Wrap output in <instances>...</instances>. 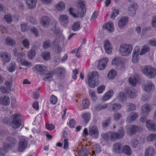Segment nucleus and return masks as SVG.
<instances>
[{
  "mask_svg": "<svg viewBox=\"0 0 156 156\" xmlns=\"http://www.w3.org/2000/svg\"><path fill=\"white\" fill-rule=\"evenodd\" d=\"M51 30L56 35V39L53 42L55 45V52L56 53H60L62 50L61 46L63 47L64 44V37L62 35V31L59 29L57 23H55Z\"/></svg>",
  "mask_w": 156,
  "mask_h": 156,
  "instance_id": "1",
  "label": "nucleus"
},
{
  "mask_svg": "<svg viewBox=\"0 0 156 156\" xmlns=\"http://www.w3.org/2000/svg\"><path fill=\"white\" fill-rule=\"evenodd\" d=\"M69 10L70 14L73 17H82L85 14V2L83 1L79 0L76 2V8H71Z\"/></svg>",
  "mask_w": 156,
  "mask_h": 156,
  "instance_id": "2",
  "label": "nucleus"
},
{
  "mask_svg": "<svg viewBox=\"0 0 156 156\" xmlns=\"http://www.w3.org/2000/svg\"><path fill=\"white\" fill-rule=\"evenodd\" d=\"M125 132L123 128L121 127L119 129L118 133L115 132L103 133L102 134V136L103 138L106 140H107L110 138L112 140L115 141L117 139L122 138Z\"/></svg>",
  "mask_w": 156,
  "mask_h": 156,
  "instance_id": "3",
  "label": "nucleus"
},
{
  "mask_svg": "<svg viewBox=\"0 0 156 156\" xmlns=\"http://www.w3.org/2000/svg\"><path fill=\"white\" fill-rule=\"evenodd\" d=\"M4 122L5 124L10 125L14 129L18 128L21 125L20 115L16 113L11 115L9 119H4Z\"/></svg>",
  "mask_w": 156,
  "mask_h": 156,
  "instance_id": "4",
  "label": "nucleus"
},
{
  "mask_svg": "<svg viewBox=\"0 0 156 156\" xmlns=\"http://www.w3.org/2000/svg\"><path fill=\"white\" fill-rule=\"evenodd\" d=\"M99 74L96 72H92L88 75V83L89 86L91 88H94L99 84Z\"/></svg>",
  "mask_w": 156,
  "mask_h": 156,
  "instance_id": "5",
  "label": "nucleus"
},
{
  "mask_svg": "<svg viewBox=\"0 0 156 156\" xmlns=\"http://www.w3.org/2000/svg\"><path fill=\"white\" fill-rule=\"evenodd\" d=\"M133 50V46L131 44L124 43L120 46L119 49V53L123 56L130 55Z\"/></svg>",
  "mask_w": 156,
  "mask_h": 156,
  "instance_id": "6",
  "label": "nucleus"
},
{
  "mask_svg": "<svg viewBox=\"0 0 156 156\" xmlns=\"http://www.w3.org/2000/svg\"><path fill=\"white\" fill-rule=\"evenodd\" d=\"M18 50L16 48L14 50V55L18 58V61L20 62L21 64L23 66L28 67H30L32 65L31 62L22 58L25 57V54L21 52H18Z\"/></svg>",
  "mask_w": 156,
  "mask_h": 156,
  "instance_id": "7",
  "label": "nucleus"
},
{
  "mask_svg": "<svg viewBox=\"0 0 156 156\" xmlns=\"http://www.w3.org/2000/svg\"><path fill=\"white\" fill-rule=\"evenodd\" d=\"M7 140L10 143V144H9L4 143L3 145L4 149H0V154L2 156H4L7 153V151L12 147L16 143V141L13 138L8 137L7 138Z\"/></svg>",
  "mask_w": 156,
  "mask_h": 156,
  "instance_id": "8",
  "label": "nucleus"
},
{
  "mask_svg": "<svg viewBox=\"0 0 156 156\" xmlns=\"http://www.w3.org/2000/svg\"><path fill=\"white\" fill-rule=\"evenodd\" d=\"M142 73L150 78L156 76V69L149 66L144 67L142 70Z\"/></svg>",
  "mask_w": 156,
  "mask_h": 156,
  "instance_id": "9",
  "label": "nucleus"
},
{
  "mask_svg": "<svg viewBox=\"0 0 156 156\" xmlns=\"http://www.w3.org/2000/svg\"><path fill=\"white\" fill-rule=\"evenodd\" d=\"M151 110L152 107L148 104H145L142 106L141 115L142 116L140 119V120L141 122L145 121L146 119V116Z\"/></svg>",
  "mask_w": 156,
  "mask_h": 156,
  "instance_id": "10",
  "label": "nucleus"
},
{
  "mask_svg": "<svg viewBox=\"0 0 156 156\" xmlns=\"http://www.w3.org/2000/svg\"><path fill=\"white\" fill-rule=\"evenodd\" d=\"M28 139L25 137L22 136L20 137L18 144V151L22 152L27 147Z\"/></svg>",
  "mask_w": 156,
  "mask_h": 156,
  "instance_id": "11",
  "label": "nucleus"
},
{
  "mask_svg": "<svg viewBox=\"0 0 156 156\" xmlns=\"http://www.w3.org/2000/svg\"><path fill=\"white\" fill-rule=\"evenodd\" d=\"M138 9L137 3L133 2L130 3L128 7L127 12L128 15L131 16H134L136 14L137 10Z\"/></svg>",
  "mask_w": 156,
  "mask_h": 156,
  "instance_id": "12",
  "label": "nucleus"
},
{
  "mask_svg": "<svg viewBox=\"0 0 156 156\" xmlns=\"http://www.w3.org/2000/svg\"><path fill=\"white\" fill-rule=\"evenodd\" d=\"M140 52V47L139 46H136L134 47V51L132 54L131 60L134 63H137L139 59V55Z\"/></svg>",
  "mask_w": 156,
  "mask_h": 156,
  "instance_id": "13",
  "label": "nucleus"
},
{
  "mask_svg": "<svg viewBox=\"0 0 156 156\" xmlns=\"http://www.w3.org/2000/svg\"><path fill=\"white\" fill-rule=\"evenodd\" d=\"M112 64L115 66H120L123 68L124 66V63L122 61L121 58L119 57H115L112 61Z\"/></svg>",
  "mask_w": 156,
  "mask_h": 156,
  "instance_id": "14",
  "label": "nucleus"
},
{
  "mask_svg": "<svg viewBox=\"0 0 156 156\" xmlns=\"http://www.w3.org/2000/svg\"><path fill=\"white\" fill-rule=\"evenodd\" d=\"M108 61V59L107 58H104L101 59L98 63V69L99 70H103L105 69Z\"/></svg>",
  "mask_w": 156,
  "mask_h": 156,
  "instance_id": "15",
  "label": "nucleus"
},
{
  "mask_svg": "<svg viewBox=\"0 0 156 156\" xmlns=\"http://www.w3.org/2000/svg\"><path fill=\"white\" fill-rule=\"evenodd\" d=\"M114 94V92L112 90H110L105 93L103 96L102 101L103 102H106L111 98Z\"/></svg>",
  "mask_w": 156,
  "mask_h": 156,
  "instance_id": "16",
  "label": "nucleus"
},
{
  "mask_svg": "<svg viewBox=\"0 0 156 156\" xmlns=\"http://www.w3.org/2000/svg\"><path fill=\"white\" fill-rule=\"evenodd\" d=\"M126 99L124 93L121 91L116 94V97L113 100V102L118 101L122 102Z\"/></svg>",
  "mask_w": 156,
  "mask_h": 156,
  "instance_id": "17",
  "label": "nucleus"
},
{
  "mask_svg": "<svg viewBox=\"0 0 156 156\" xmlns=\"http://www.w3.org/2000/svg\"><path fill=\"white\" fill-rule=\"evenodd\" d=\"M0 56L1 60L4 63L9 62L11 58V55L9 53L2 52L0 53Z\"/></svg>",
  "mask_w": 156,
  "mask_h": 156,
  "instance_id": "18",
  "label": "nucleus"
},
{
  "mask_svg": "<svg viewBox=\"0 0 156 156\" xmlns=\"http://www.w3.org/2000/svg\"><path fill=\"white\" fill-rule=\"evenodd\" d=\"M105 50L106 53L110 54L112 52V47L109 41L107 40L105 41L103 43Z\"/></svg>",
  "mask_w": 156,
  "mask_h": 156,
  "instance_id": "19",
  "label": "nucleus"
},
{
  "mask_svg": "<svg viewBox=\"0 0 156 156\" xmlns=\"http://www.w3.org/2000/svg\"><path fill=\"white\" fill-rule=\"evenodd\" d=\"M126 129L128 134L129 135H131L135 134L136 132L139 131L140 127L137 126H132L129 127H127Z\"/></svg>",
  "mask_w": 156,
  "mask_h": 156,
  "instance_id": "20",
  "label": "nucleus"
},
{
  "mask_svg": "<svg viewBox=\"0 0 156 156\" xmlns=\"http://www.w3.org/2000/svg\"><path fill=\"white\" fill-rule=\"evenodd\" d=\"M89 135L94 138H97L99 135V131L95 126H91L89 129Z\"/></svg>",
  "mask_w": 156,
  "mask_h": 156,
  "instance_id": "21",
  "label": "nucleus"
},
{
  "mask_svg": "<svg viewBox=\"0 0 156 156\" xmlns=\"http://www.w3.org/2000/svg\"><path fill=\"white\" fill-rule=\"evenodd\" d=\"M129 20L128 17L127 16H123L119 21L118 25L119 27H124L127 24Z\"/></svg>",
  "mask_w": 156,
  "mask_h": 156,
  "instance_id": "22",
  "label": "nucleus"
},
{
  "mask_svg": "<svg viewBox=\"0 0 156 156\" xmlns=\"http://www.w3.org/2000/svg\"><path fill=\"white\" fill-rule=\"evenodd\" d=\"M50 19L47 16L42 17L41 20V24L44 27H47L50 25Z\"/></svg>",
  "mask_w": 156,
  "mask_h": 156,
  "instance_id": "23",
  "label": "nucleus"
},
{
  "mask_svg": "<svg viewBox=\"0 0 156 156\" xmlns=\"http://www.w3.org/2000/svg\"><path fill=\"white\" fill-rule=\"evenodd\" d=\"M33 70L35 71H37L42 73L43 72H45L47 70V67L41 64H38L36 65L33 68Z\"/></svg>",
  "mask_w": 156,
  "mask_h": 156,
  "instance_id": "24",
  "label": "nucleus"
},
{
  "mask_svg": "<svg viewBox=\"0 0 156 156\" xmlns=\"http://www.w3.org/2000/svg\"><path fill=\"white\" fill-rule=\"evenodd\" d=\"M103 27L107 30L109 33H112L114 31V27L113 23L109 22L105 24Z\"/></svg>",
  "mask_w": 156,
  "mask_h": 156,
  "instance_id": "25",
  "label": "nucleus"
},
{
  "mask_svg": "<svg viewBox=\"0 0 156 156\" xmlns=\"http://www.w3.org/2000/svg\"><path fill=\"white\" fill-rule=\"evenodd\" d=\"M113 101L111 103L109 109L113 111H117L119 110L122 107V105L118 103H113Z\"/></svg>",
  "mask_w": 156,
  "mask_h": 156,
  "instance_id": "26",
  "label": "nucleus"
},
{
  "mask_svg": "<svg viewBox=\"0 0 156 156\" xmlns=\"http://www.w3.org/2000/svg\"><path fill=\"white\" fill-rule=\"evenodd\" d=\"M146 126L147 129L151 131H156V125L150 120H147L146 123Z\"/></svg>",
  "mask_w": 156,
  "mask_h": 156,
  "instance_id": "27",
  "label": "nucleus"
},
{
  "mask_svg": "<svg viewBox=\"0 0 156 156\" xmlns=\"http://www.w3.org/2000/svg\"><path fill=\"white\" fill-rule=\"evenodd\" d=\"M10 103L9 97L6 96H2L0 98V104L7 105H9Z\"/></svg>",
  "mask_w": 156,
  "mask_h": 156,
  "instance_id": "28",
  "label": "nucleus"
},
{
  "mask_svg": "<svg viewBox=\"0 0 156 156\" xmlns=\"http://www.w3.org/2000/svg\"><path fill=\"white\" fill-rule=\"evenodd\" d=\"M154 87V85L151 81L146 82L144 85L143 87L144 90L147 92L150 91Z\"/></svg>",
  "mask_w": 156,
  "mask_h": 156,
  "instance_id": "29",
  "label": "nucleus"
},
{
  "mask_svg": "<svg viewBox=\"0 0 156 156\" xmlns=\"http://www.w3.org/2000/svg\"><path fill=\"white\" fill-rule=\"evenodd\" d=\"M58 21L62 24L64 25L68 23L69 18L67 15L65 14H62L60 16Z\"/></svg>",
  "mask_w": 156,
  "mask_h": 156,
  "instance_id": "30",
  "label": "nucleus"
},
{
  "mask_svg": "<svg viewBox=\"0 0 156 156\" xmlns=\"http://www.w3.org/2000/svg\"><path fill=\"white\" fill-rule=\"evenodd\" d=\"M122 145L119 143H115L113 145V150L115 152L119 153L121 152Z\"/></svg>",
  "mask_w": 156,
  "mask_h": 156,
  "instance_id": "31",
  "label": "nucleus"
},
{
  "mask_svg": "<svg viewBox=\"0 0 156 156\" xmlns=\"http://www.w3.org/2000/svg\"><path fill=\"white\" fill-rule=\"evenodd\" d=\"M55 8L58 11L64 10L66 8L65 3L62 1L60 2L56 5Z\"/></svg>",
  "mask_w": 156,
  "mask_h": 156,
  "instance_id": "32",
  "label": "nucleus"
},
{
  "mask_svg": "<svg viewBox=\"0 0 156 156\" xmlns=\"http://www.w3.org/2000/svg\"><path fill=\"white\" fill-rule=\"evenodd\" d=\"M117 72L114 69H112L109 71L107 75V77L108 79H113L117 75Z\"/></svg>",
  "mask_w": 156,
  "mask_h": 156,
  "instance_id": "33",
  "label": "nucleus"
},
{
  "mask_svg": "<svg viewBox=\"0 0 156 156\" xmlns=\"http://www.w3.org/2000/svg\"><path fill=\"white\" fill-rule=\"evenodd\" d=\"M128 96L130 98L135 97L137 95V91L133 89H129L126 92Z\"/></svg>",
  "mask_w": 156,
  "mask_h": 156,
  "instance_id": "34",
  "label": "nucleus"
},
{
  "mask_svg": "<svg viewBox=\"0 0 156 156\" xmlns=\"http://www.w3.org/2000/svg\"><path fill=\"white\" fill-rule=\"evenodd\" d=\"M121 152L126 155H130L131 154V149L129 146L125 145L122 147Z\"/></svg>",
  "mask_w": 156,
  "mask_h": 156,
  "instance_id": "35",
  "label": "nucleus"
},
{
  "mask_svg": "<svg viewBox=\"0 0 156 156\" xmlns=\"http://www.w3.org/2000/svg\"><path fill=\"white\" fill-rule=\"evenodd\" d=\"M28 7L30 9H32L35 7L37 2V0H26Z\"/></svg>",
  "mask_w": 156,
  "mask_h": 156,
  "instance_id": "36",
  "label": "nucleus"
},
{
  "mask_svg": "<svg viewBox=\"0 0 156 156\" xmlns=\"http://www.w3.org/2000/svg\"><path fill=\"white\" fill-rule=\"evenodd\" d=\"M138 117L137 114L135 113H132L129 114L127 117V122H130L134 121Z\"/></svg>",
  "mask_w": 156,
  "mask_h": 156,
  "instance_id": "37",
  "label": "nucleus"
},
{
  "mask_svg": "<svg viewBox=\"0 0 156 156\" xmlns=\"http://www.w3.org/2000/svg\"><path fill=\"white\" fill-rule=\"evenodd\" d=\"M92 155H95V152L98 153L100 152L101 151V149L100 145L98 144H96L94 145L92 147Z\"/></svg>",
  "mask_w": 156,
  "mask_h": 156,
  "instance_id": "38",
  "label": "nucleus"
},
{
  "mask_svg": "<svg viewBox=\"0 0 156 156\" xmlns=\"http://www.w3.org/2000/svg\"><path fill=\"white\" fill-rule=\"evenodd\" d=\"M154 153V149L152 147H150L146 150L145 152V156H153Z\"/></svg>",
  "mask_w": 156,
  "mask_h": 156,
  "instance_id": "39",
  "label": "nucleus"
},
{
  "mask_svg": "<svg viewBox=\"0 0 156 156\" xmlns=\"http://www.w3.org/2000/svg\"><path fill=\"white\" fill-rule=\"evenodd\" d=\"M91 114L89 112H85L82 115V117L86 123L89 122L90 119Z\"/></svg>",
  "mask_w": 156,
  "mask_h": 156,
  "instance_id": "40",
  "label": "nucleus"
},
{
  "mask_svg": "<svg viewBox=\"0 0 156 156\" xmlns=\"http://www.w3.org/2000/svg\"><path fill=\"white\" fill-rule=\"evenodd\" d=\"M129 81L131 85L135 86L137 82V79L136 77L133 76L129 78Z\"/></svg>",
  "mask_w": 156,
  "mask_h": 156,
  "instance_id": "41",
  "label": "nucleus"
},
{
  "mask_svg": "<svg viewBox=\"0 0 156 156\" xmlns=\"http://www.w3.org/2000/svg\"><path fill=\"white\" fill-rule=\"evenodd\" d=\"M89 94L92 101H95L98 98L97 96L96 95L95 92L93 90H90L89 91Z\"/></svg>",
  "mask_w": 156,
  "mask_h": 156,
  "instance_id": "42",
  "label": "nucleus"
},
{
  "mask_svg": "<svg viewBox=\"0 0 156 156\" xmlns=\"http://www.w3.org/2000/svg\"><path fill=\"white\" fill-rule=\"evenodd\" d=\"M91 110L93 113H95L101 110L100 104H98L95 106L92 105Z\"/></svg>",
  "mask_w": 156,
  "mask_h": 156,
  "instance_id": "43",
  "label": "nucleus"
},
{
  "mask_svg": "<svg viewBox=\"0 0 156 156\" xmlns=\"http://www.w3.org/2000/svg\"><path fill=\"white\" fill-rule=\"evenodd\" d=\"M4 19L8 23H10L12 21V16L11 15L7 14L4 16Z\"/></svg>",
  "mask_w": 156,
  "mask_h": 156,
  "instance_id": "44",
  "label": "nucleus"
},
{
  "mask_svg": "<svg viewBox=\"0 0 156 156\" xmlns=\"http://www.w3.org/2000/svg\"><path fill=\"white\" fill-rule=\"evenodd\" d=\"M150 50V48L147 45H145L143 47L140 53V55H143L148 51Z\"/></svg>",
  "mask_w": 156,
  "mask_h": 156,
  "instance_id": "45",
  "label": "nucleus"
},
{
  "mask_svg": "<svg viewBox=\"0 0 156 156\" xmlns=\"http://www.w3.org/2000/svg\"><path fill=\"white\" fill-rule=\"evenodd\" d=\"M147 140L148 141H151L156 140V133H151L147 137Z\"/></svg>",
  "mask_w": 156,
  "mask_h": 156,
  "instance_id": "46",
  "label": "nucleus"
},
{
  "mask_svg": "<svg viewBox=\"0 0 156 156\" xmlns=\"http://www.w3.org/2000/svg\"><path fill=\"white\" fill-rule=\"evenodd\" d=\"M90 105V103L89 101L86 99L83 100L82 101V107L83 109H86L88 108Z\"/></svg>",
  "mask_w": 156,
  "mask_h": 156,
  "instance_id": "47",
  "label": "nucleus"
},
{
  "mask_svg": "<svg viewBox=\"0 0 156 156\" xmlns=\"http://www.w3.org/2000/svg\"><path fill=\"white\" fill-rule=\"evenodd\" d=\"M35 52L33 48H31L30 51L28 53V57L30 59H32L34 57L35 55Z\"/></svg>",
  "mask_w": 156,
  "mask_h": 156,
  "instance_id": "48",
  "label": "nucleus"
},
{
  "mask_svg": "<svg viewBox=\"0 0 156 156\" xmlns=\"http://www.w3.org/2000/svg\"><path fill=\"white\" fill-rule=\"evenodd\" d=\"M78 154L80 156H87L88 154V152L86 148H83L78 152Z\"/></svg>",
  "mask_w": 156,
  "mask_h": 156,
  "instance_id": "49",
  "label": "nucleus"
},
{
  "mask_svg": "<svg viewBox=\"0 0 156 156\" xmlns=\"http://www.w3.org/2000/svg\"><path fill=\"white\" fill-rule=\"evenodd\" d=\"M80 29V23L79 22H76L74 23L72 27V29L73 31H76Z\"/></svg>",
  "mask_w": 156,
  "mask_h": 156,
  "instance_id": "50",
  "label": "nucleus"
},
{
  "mask_svg": "<svg viewBox=\"0 0 156 156\" xmlns=\"http://www.w3.org/2000/svg\"><path fill=\"white\" fill-rule=\"evenodd\" d=\"M105 89V86L104 85H100L99 86L97 89V92L99 94H102Z\"/></svg>",
  "mask_w": 156,
  "mask_h": 156,
  "instance_id": "51",
  "label": "nucleus"
},
{
  "mask_svg": "<svg viewBox=\"0 0 156 156\" xmlns=\"http://www.w3.org/2000/svg\"><path fill=\"white\" fill-rule=\"evenodd\" d=\"M5 43L7 45H13L15 44V41L10 38L8 37L5 39Z\"/></svg>",
  "mask_w": 156,
  "mask_h": 156,
  "instance_id": "52",
  "label": "nucleus"
},
{
  "mask_svg": "<svg viewBox=\"0 0 156 156\" xmlns=\"http://www.w3.org/2000/svg\"><path fill=\"white\" fill-rule=\"evenodd\" d=\"M41 56L44 60H48L50 57V53L48 52H44L41 54Z\"/></svg>",
  "mask_w": 156,
  "mask_h": 156,
  "instance_id": "53",
  "label": "nucleus"
},
{
  "mask_svg": "<svg viewBox=\"0 0 156 156\" xmlns=\"http://www.w3.org/2000/svg\"><path fill=\"white\" fill-rule=\"evenodd\" d=\"M16 68V65L15 63H10L8 68V70L9 72H13L15 70Z\"/></svg>",
  "mask_w": 156,
  "mask_h": 156,
  "instance_id": "54",
  "label": "nucleus"
},
{
  "mask_svg": "<svg viewBox=\"0 0 156 156\" xmlns=\"http://www.w3.org/2000/svg\"><path fill=\"white\" fill-rule=\"evenodd\" d=\"M53 74V72L52 71L48 72L47 74L45 75L44 78V80L47 81L48 80L51 78Z\"/></svg>",
  "mask_w": 156,
  "mask_h": 156,
  "instance_id": "55",
  "label": "nucleus"
},
{
  "mask_svg": "<svg viewBox=\"0 0 156 156\" xmlns=\"http://www.w3.org/2000/svg\"><path fill=\"white\" fill-rule=\"evenodd\" d=\"M22 44L25 48H29L30 45V41L27 39H25L23 41Z\"/></svg>",
  "mask_w": 156,
  "mask_h": 156,
  "instance_id": "56",
  "label": "nucleus"
},
{
  "mask_svg": "<svg viewBox=\"0 0 156 156\" xmlns=\"http://www.w3.org/2000/svg\"><path fill=\"white\" fill-rule=\"evenodd\" d=\"M50 101L51 103L52 104H55L57 102V98L55 96L52 95L50 98Z\"/></svg>",
  "mask_w": 156,
  "mask_h": 156,
  "instance_id": "57",
  "label": "nucleus"
},
{
  "mask_svg": "<svg viewBox=\"0 0 156 156\" xmlns=\"http://www.w3.org/2000/svg\"><path fill=\"white\" fill-rule=\"evenodd\" d=\"M46 127L47 129L49 131H52L54 130L55 127L52 124L46 123Z\"/></svg>",
  "mask_w": 156,
  "mask_h": 156,
  "instance_id": "58",
  "label": "nucleus"
},
{
  "mask_svg": "<svg viewBox=\"0 0 156 156\" xmlns=\"http://www.w3.org/2000/svg\"><path fill=\"white\" fill-rule=\"evenodd\" d=\"M65 71V69L63 67H58L56 69V72L58 74H63Z\"/></svg>",
  "mask_w": 156,
  "mask_h": 156,
  "instance_id": "59",
  "label": "nucleus"
},
{
  "mask_svg": "<svg viewBox=\"0 0 156 156\" xmlns=\"http://www.w3.org/2000/svg\"><path fill=\"white\" fill-rule=\"evenodd\" d=\"M121 117V114L117 112H115L114 115V120L115 121H117L120 119Z\"/></svg>",
  "mask_w": 156,
  "mask_h": 156,
  "instance_id": "60",
  "label": "nucleus"
},
{
  "mask_svg": "<svg viewBox=\"0 0 156 156\" xmlns=\"http://www.w3.org/2000/svg\"><path fill=\"white\" fill-rule=\"evenodd\" d=\"M119 14V10L117 9H114L113 10L111 15V18L114 19Z\"/></svg>",
  "mask_w": 156,
  "mask_h": 156,
  "instance_id": "61",
  "label": "nucleus"
},
{
  "mask_svg": "<svg viewBox=\"0 0 156 156\" xmlns=\"http://www.w3.org/2000/svg\"><path fill=\"white\" fill-rule=\"evenodd\" d=\"M27 25L25 23H21V30L23 32L28 30L29 28L27 27Z\"/></svg>",
  "mask_w": 156,
  "mask_h": 156,
  "instance_id": "62",
  "label": "nucleus"
},
{
  "mask_svg": "<svg viewBox=\"0 0 156 156\" xmlns=\"http://www.w3.org/2000/svg\"><path fill=\"white\" fill-rule=\"evenodd\" d=\"M68 124L69 127L73 128L74 127L75 125V121L73 119H70L69 122H68Z\"/></svg>",
  "mask_w": 156,
  "mask_h": 156,
  "instance_id": "63",
  "label": "nucleus"
},
{
  "mask_svg": "<svg viewBox=\"0 0 156 156\" xmlns=\"http://www.w3.org/2000/svg\"><path fill=\"white\" fill-rule=\"evenodd\" d=\"M32 130L33 133L35 136L37 135L40 132L39 129L37 127L34 128Z\"/></svg>",
  "mask_w": 156,
  "mask_h": 156,
  "instance_id": "64",
  "label": "nucleus"
}]
</instances>
